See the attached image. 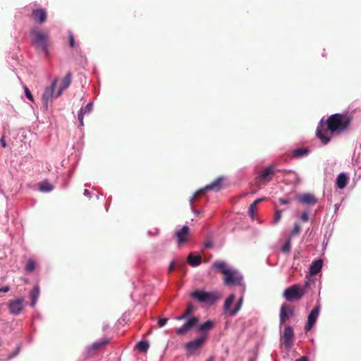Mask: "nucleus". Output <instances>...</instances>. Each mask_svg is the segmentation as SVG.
<instances>
[{
  "mask_svg": "<svg viewBox=\"0 0 361 361\" xmlns=\"http://www.w3.org/2000/svg\"><path fill=\"white\" fill-rule=\"evenodd\" d=\"M274 173L275 171L274 166H269L261 171L259 175V178L262 180L269 182L271 180L272 176L274 174Z\"/></svg>",
  "mask_w": 361,
  "mask_h": 361,
  "instance_id": "17",
  "label": "nucleus"
},
{
  "mask_svg": "<svg viewBox=\"0 0 361 361\" xmlns=\"http://www.w3.org/2000/svg\"><path fill=\"white\" fill-rule=\"evenodd\" d=\"M109 343V339H103L101 341L94 343L88 348L90 350H98Z\"/></svg>",
  "mask_w": 361,
  "mask_h": 361,
  "instance_id": "25",
  "label": "nucleus"
},
{
  "mask_svg": "<svg viewBox=\"0 0 361 361\" xmlns=\"http://www.w3.org/2000/svg\"><path fill=\"white\" fill-rule=\"evenodd\" d=\"M295 361H310V358L309 357L304 355L298 359H296Z\"/></svg>",
  "mask_w": 361,
  "mask_h": 361,
  "instance_id": "44",
  "label": "nucleus"
},
{
  "mask_svg": "<svg viewBox=\"0 0 361 361\" xmlns=\"http://www.w3.org/2000/svg\"><path fill=\"white\" fill-rule=\"evenodd\" d=\"M294 314V309L287 303H283L280 309V323H285Z\"/></svg>",
  "mask_w": 361,
  "mask_h": 361,
  "instance_id": "10",
  "label": "nucleus"
},
{
  "mask_svg": "<svg viewBox=\"0 0 361 361\" xmlns=\"http://www.w3.org/2000/svg\"><path fill=\"white\" fill-rule=\"evenodd\" d=\"M264 200V198H259V199H257L256 200H255L250 206L249 207V210H248V212H249V214L250 216V217L254 219H255V212L256 211V209H257V205L261 202L262 200Z\"/></svg>",
  "mask_w": 361,
  "mask_h": 361,
  "instance_id": "27",
  "label": "nucleus"
},
{
  "mask_svg": "<svg viewBox=\"0 0 361 361\" xmlns=\"http://www.w3.org/2000/svg\"><path fill=\"white\" fill-rule=\"evenodd\" d=\"M348 177L344 173L338 175L336 178V185L339 189H343L348 183Z\"/></svg>",
  "mask_w": 361,
  "mask_h": 361,
  "instance_id": "22",
  "label": "nucleus"
},
{
  "mask_svg": "<svg viewBox=\"0 0 361 361\" xmlns=\"http://www.w3.org/2000/svg\"><path fill=\"white\" fill-rule=\"evenodd\" d=\"M31 18L38 24H43L47 18V12L44 8L33 9L31 13Z\"/></svg>",
  "mask_w": 361,
  "mask_h": 361,
  "instance_id": "11",
  "label": "nucleus"
},
{
  "mask_svg": "<svg viewBox=\"0 0 361 361\" xmlns=\"http://www.w3.org/2000/svg\"><path fill=\"white\" fill-rule=\"evenodd\" d=\"M0 142L1 143V145L4 148H5L7 145H6V140H5V137L4 136H2L1 140H0Z\"/></svg>",
  "mask_w": 361,
  "mask_h": 361,
  "instance_id": "47",
  "label": "nucleus"
},
{
  "mask_svg": "<svg viewBox=\"0 0 361 361\" xmlns=\"http://www.w3.org/2000/svg\"><path fill=\"white\" fill-rule=\"evenodd\" d=\"M297 200L303 204L308 205H314L317 203V199L311 193H303L297 197Z\"/></svg>",
  "mask_w": 361,
  "mask_h": 361,
  "instance_id": "15",
  "label": "nucleus"
},
{
  "mask_svg": "<svg viewBox=\"0 0 361 361\" xmlns=\"http://www.w3.org/2000/svg\"><path fill=\"white\" fill-rule=\"evenodd\" d=\"M281 218V211L277 209L276 211L274 216V220H273L274 224L278 223L280 221Z\"/></svg>",
  "mask_w": 361,
  "mask_h": 361,
  "instance_id": "37",
  "label": "nucleus"
},
{
  "mask_svg": "<svg viewBox=\"0 0 361 361\" xmlns=\"http://www.w3.org/2000/svg\"><path fill=\"white\" fill-rule=\"evenodd\" d=\"M294 338L293 330L291 326L286 325L284 328L281 341L287 349H290Z\"/></svg>",
  "mask_w": 361,
  "mask_h": 361,
  "instance_id": "8",
  "label": "nucleus"
},
{
  "mask_svg": "<svg viewBox=\"0 0 361 361\" xmlns=\"http://www.w3.org/2000/svg\"><path fill=\"white\" fill-rule=\"evenodd\" d=\"M149 343L147 341H140L136 345L137 349L139 351L143 352V353L147 352V350L149 348Z\"/></svg>",
  "mask_w": 361,
  "mask_h": 361,
  "instance_id": "30",
  "label": "nucleus"
},
{
  "mask_svg": "<svg viewBox=\"0 0 361 361\" xmlns=\"http://www.w3.org/2000/svg\"><path fill=\"white\" fill-rule=\"evenodd\" d=\"M188 263L192 267L199 266L202 262V257L200 255H194L190 253L187 258Z\"/></svg>",
  "mask_w": 361,
  "mask_h": 361,
  "instance_id": "23",
  "label": "nucleus"
},
{
  "mask_svg": "<svg viewBox=\"0 0 361 361\" xmlns=\"http://www.w3.org/2000/svg\"><path fill=\"white\" fill-rule=\"evenodd\" d=\"M175 264H176V263H175L174 261H172L170 263V265H169V273H171L173 270V269L175 267Z\"/></svg>",
  "mask_w": 361,
  "mask_h": 361,
  "instance_id": "45",
  "label": "nucleus"
},
{
  "mask_svg": "<svg viewBox=\"0 0 361 361\" xmlns=\"http://www.w3.org/2000/svg\"><path fill=\"white\" fill-rule=\"evenodd\" d=\"M305 290L299 284H294L283 292V297L287 301L299 300L305 295Z\"/></svg>",
  "mask_w": 361,
  "mask_h": 361,
  "instance_id": "4",
  "label": "nucleus"
},
{
  "mask_svg": "<svg viewBox=\"0 0 361 361\" xmlns=\"http://www.w3.org/2000/svg\"><path fill=\"white\" fill-rule=\"evenodd\" d=\"M199 322V319L192 317L189 319L187 322L176 329V334L180 336L185 335L192 327H194Z\"/></svg>",
  "mask_w": 361,
  "mask_h": 361,
  "instance_id": "9",
  "label": "nucleus"
},
{
  "mask_svg": "<svg viewBox=\"0 0 361 361\" xmlns=\"http://www.w3.org/2000/svg\"><path fill=\"white\" fill-rule=\"evenodd\" d=\"M180 267H183V268H186V266H185V262H182L180 264Z\"/></svg>",
  "mask_w": 361,
  "mask_h": 361,
  "instance_id": "52",
  "label": "nucleus"
},
{
  "mask_svg": "<svg viewBox=\"0 0 361 361\" xmlns=\"http://www.w3.org/2000/svg\"><path fill=\"white\" fill-rule=\"evenodd\" d=\"M189 231L190 228L188 226H183L180 230L176 232L175 235L178 245H181L188 242L189 239Z\"/></svg>",
  "mask_w": 361,
  "mask_h": 361,
  "instance_id": "12",
  "label": "nucleus"
},
{
  "mask_svg": "<svg viewBox=\"0 0 361 361\" xmlns=\"http://www.w3.org/2000/svg\"><path fill=\"white\" fill-rule=\"evenodd\" d=\"M309 150L307 148H298L293 150V157L298 158L307 155Z\"/></svg>",
  "mask_w": 361,
  "mask_h": 361,
  "instance_id": "29",
  "label": "nucleus"
},
{
  "mask_svg": "<svg viewBox=\"0 0 361 361\" xmlns=\"http://www.w3.org/2000/svg\"><path fill=\"white\" fill-rule=\"evenodd\" d=\"M214 326V322L212 321H207L205 322H204L203 324L199 325L197 327V331H208V330H210L213 328Z\"/></svg>",
  "mask_w": 361,
  "mask_h": 361,
  "instance_id": "28",
  "label": "nucleus"
},
{
  "mask_svg": "<svg viewBox=\"0 0 361 361\" xmlns=\"http://www.w3.org/2000/svg\"><path fill=\"white\" fill-rule=\"evenodd\" d=\"M197 198L198 197L195 196V195L194 194L193 196L190 200V203H193Z\"/></svg>",
  "mask_w": 361,
  "mask_h": 361,
  "instance_id": "48",
  "label": "nucleus"
},
{
  "mask_svg": "<svg viewBox=\"0 0 361 361\" xmlns=\"http://www.w3.org/2000/svg\"><path fill=\"white\" fill-rule=\"evenodd\" d=\"M214 357L213 356H211L206 360V361H214Z\"/></svg>",
  "mask_w": 361,
  "mask_h": 361,
  "instance_id": "51",
  "label": "nucleus"
},
{
  "mask_svg": "<svg viewBox=\"0 0 361 361\" xmlns=\"http://www.w3.org/2000/svg\"><path fill=\"white\" fill-rule=\"evenodd\" d=\"M212 267L217 269L220 273L225 275L228 274V271L231 269L227 264L222 260H217L212 264Z\"/></svg>",
  "mask_w": 361,
  "mask_h": 361,
  "instance_id": "18",
  "label": "nucleus"
},
{
  "mask_svg": "<svg viewBox=\"0 0 361 361\" xmlns=\"http://www.w3.org/2000/svg\"><path fill=\"white\" fill-rule=\"evenodd\" d=\"M193 311V306L191 303H189L188 305H187V308L185 311V312L177 317V319L178 320H181V319H184L185 318H187Z\"/></svg>",
  "mask_w": 361,
  "mask_h": 361,
  "instance_id": "31",
  "label": "nucleus"
},
{
  "mask_svg": "<svg viewBox=\"0 0 361 361\" xmlns=\"http://www.w3.org/2000/svg\"><path fill=\"white\" fill-rule=\"evenodd\" d=\"M223 178L219 177L210 184L205 186V189L207 190H216L218 191L221 188V184Z\"/></svg>",
  "mask_w": 361,
  "mask_h": 361,
  "instance_id": "21",
  "label": "nucleus"
},
{
  "mask_svg": "<svg viewBox=\"0 0 361 361\" xmlns=\"http://www.w3.org/2000/svg\"><path fill=\"white\" fill-rule=\"evenodd\" d=\"M319 313V307L317 306L314 307L310 314L308 315L307 322L305 325V329L306 331H310L314 325Z\"/></svg>",
  "mask_w": 361,
  "mask_h": 361,
  "instance_id": "14",
  "label": "nucleus"
},
{
  "mask_svg": "<svg viewBox=\"0 0 361 361\" xmlns=\"http://www.w3.org/2000/svg\"><path fill=\"white\" fill-rule=\"evenodd\" d=\"M279 202L281 204H288L290 203V200H288V199H284V198H280L279 199Z\"/></svg>",
  "mask_w": 361,
  "mask_h": 361,
  "instance_id": "43",
  "label": "nucleus"
},
{
  "mask_svg": "<svg viewBox=\"0 0 361 361\" xmlns=\"http://www.w3.org/2000/svg\"><path fill=\"white\" fill-rule=\"evenodd\" d=\"M71 81H72V73L71 72H68V73H67V74L66 75L64 78L62 80L61 85L59 87V90L57 92V93L56 94L55 97H59L61 94L62 92L64 90L67 89L70 86Z\"/></svg>",
  "mask_w": 361,
  "mask_h": 361,
  "instance_id": "16",
  "label": "nucleus"
},
{
  "mask_svg": "<svg viewBox=\"0 0 361 361\" xmlns=\"http://www.w3.org/2000/svg\"><path fill=\"white\" fill-rule=\"evenodd\" d=\"M291 243L290 240H288L282 247V251L283 252H288L290 250Z\"/></svg>",
  "mask_w": 361,
  "mask_h": 361,
  "instance_id": "36",
  "label": "nucleus"
},
{
  "mask_svg": "<svg viewBox=\"0 0 361 361\" xmlns=\"http://www.w3.org/2000/svg\"><path fill=\"white\" fill-rule=\"evenodd\" d=\"M168 322V319L167 318H163V319H159L158 321V324H159V327H162L163 326H164Z\"/></svg>",
  "mask_w": 361,
  "mask_h": 361,
  "instance_id": "42",
  "label": "nucleus"
},
{
  "mask_svg": "<svg viewBox=\"0 0 361 361\" xmlns=\"http://www.w3.org/2000/svg\"><path fill=\"white\" fill-rule=\"evenodd\" d=\"M9 290H10V287L8 286H5L0 288V293L1 292L7 293L8 291H9Z\"/></svg>",
  "mask_w": 361,
  "mask_h": 361,
  "instance_id": "46",
  "label": "nucleus"
},
{
  "mask_svg": "<svg viewBox=\"0 0 361 361\" xmlns=\"http://www.w3.org/2000/svg\"><path fill=\"white\" fill-rule=\"evenodd\" d=\"M305 287L309 286V280L305 281Z\"/></svg>",
  "mask_w": 361,
  "mask_h": 361,
  "instance_id": "53",
  "label": "nucleus"
},
{
  "mask_svg": "<svg viewBox=\"0 0 361 361\" xmlns=\"http://www.w3.org/2000/svg\"><path fill=\"white\" fill-rule=\"evenodd\" d=\"M206 191H208L207 190L205 189V187L203 188H201L199 190H197L195 195V196H197V197H199L200 196L202 195Z\"/></svg>",
  "mask_w": 361,
  "mask_h": 361,
  "instance_id": "41",
  "label": "nucleus"
},
{
  "mask_svg": "<svg viewBox=\"0 0 361 361\" xmlns=\"http://www.w3.org/2000/svg\"><path fill=\"white\" fill-rule=\"evenodd\" d=\"M242 301H243V298H240L239 301L238 302V303L236 304V307L235 309L233 310H231L230 312H229V314L231 316H234L237 314V312L240 310V307H241V304H242Z\"/></svg>",
  "mask_w": 361,
  "mask_h": 361,
  "instance_id": "34",
  "label": "nucleus"
},
{
  "mask_svg": "<svg viewBox=\"0 0 361 361\" xmlns=\"http://www.w3.org/2000/svg\"><path fill=\"white\" fill-rule=\"evenodd\" d=\"M322 261L321 259L314 261L310 267V274L314 276L317 274L322 269Z\"/></svg>",
  "mask_w": 361,
  "mask_h": 361,
  "instance_id": "20",
  "label": "nucleus"
},
{
  "mask_svg": "<svg viewBox=\"0 0 361 361\" xmlns=\"http://www.w3.org/2000/svg\"><path fill=\"white\" fill-rule=\"evenodd\" d=\"M23 298L10 300L7 304L9 312L13 315L19 314L23 308Z\"/></svg>",
  "mask_w": 361,
  "mask_h": 361,
  "instance_id": "7",
  "label": "nucleus"
},
{
  "mask_svg": "<svg viewBox=\"0 0 361 361\" xmlns=\"http://www.w3.org/2000/svg\"><path fill=\"white\" fill-rule=\"evenodd\" d=\"M190 296L200 302L214 304L219 299V295L216 292H207L202 290H195L191 293Z\"/></svg>",
  "mask_w": 361,
  "mask_h": 361,
  "instance_id": "3",
  "label": "nucleus"
},
{
  "mask_svg": "<svg viewBox=\"0 0 361 361\" xmlns=\"http://www.w3.org/2000/svg\"><path fill=\"white\" fill-rule=\"evenodd\" d=\"M39 188L42 192H50L54 189V186L47 180L39 183Z\"/></svg>",
  "mask_w": 361,
  "mask_h": 361,
  "instance_id": "26",
  "label": "nucleus"
},
{
  "mask_svg": "<svg viewBox=\"0 0 361 361\" xmlns=\"http://www.w3.org/2000/svg\"><path fill=\"white\" fill-rule=\"evenodd\" d=\"M301 231V226L298 224H295L291 231V235L295 236L299 234Z\"/></svg>",
  "mask_w": 361,
  "mask_h": 361,
  "instance_id": "35",
  "label": "nucleus"
},
{
  "mask_svg": "<svg viewBox=\"0 0 361 361\" xmlns=\"http://www.w3.org/2000/svg\"><path fill=\"white\" fill-rule=\"evenodd\" d=\"M242 276L232 269L224 275V283L226 286H242Z\"/></svg>",
  "mask_w": 361,
  "mask_h": 361,
  "instance_id": "6",
  "label": "nucleus"
},
{
  "mask_svg": "<svg viewBox=\"0 0 361 361\" xmlns=\"http://www.w3.org/2000/svg\"><path fill=\"white\" fill-rule=\"evenodd\" d=\"M58 82V78H56L52 82L50 87H47L44 93L42 94V100L46 106V108H47L48 102L51 101L54 97V90L56 87Z\"/></svg>",
  "mask_w": 361,
  "mask_h": 361,
  "instance_id": "13",
  "label": "nucleus"
},
{
  "mask_svg": "<svg viewBox=\"0 0 361 361\" xmlns=\"http://www.w3.org/2000/svg\"><path fill=\"white\" fill-rule=\"evenodd\" d=\"M235 300V295L233 294L230 295L228 298L226 300L224 309L225 311H228L231 306L232 305L233 301Z\"/></svg>",
  "mask_w": 361,
  "mask_h": 361,
  "instance_id": "33",
  "label": "nucleus"
},
{
  "mask_svg": "<svg viewBox=\"0 0 361 361\" xmlns=\"http://www.w3.org/2000/svg\"><path fill=\"white\" fill-rule=\"evenodd\" d=\"M300 219L302 222H307L309 220V214L307 212H304L301 216Z\"/></svg>",
  "mask_w": 361,
  "mask_h": 361,
  "instance_id": "40",
  "label": "nucleus"
},
{
  "mask_svg": "<svg viewBox=\"0 0 361 361\" xmlns=\"http://www.w3.org/2000/svg\"><path fill=\"white\" fill-rule=\"evenodd\" d=\"M18 350H17L14 353L8 355V358L11 359V358L14 357L18 354Z\"/></svg>",
  "mask_w": 361,
  "mask_h": 361,
  "instance_id": "49",
  "label": "nucleus"
},
{
  "mask_svg": "<svg viewBox=\"0 0 361 361\" xmlns=\"http://www.w3.org/2000/svg\"><path fill=\"white\" fill-rule=\"evenodd\" d=\"M30 35L32 45L38 52L44 54L45 56L49 55L50 46V36L49 32H44L38 27H32L30 31Z\"/></svg>",
  "mask_w": 361,
  "mask_h": 361,
  "instance_id": "2",
  "label": "nucleus"
},
{
  "mask_svg": "<svg viewBox=\"0 0 361 361\" xmlns=\"http://www.w3.org/2000/svg\"><path fill=\"white\" fill-rule=\"evenodd\" d=\"M35 267H36L35 262L33 259H28L27 264L25 266V270L28 273H31V272L34 271Z\"/></svg>",
  "mask_w": 361,
  "mask_h": 361,
  "instance_id": "32",
  "label": "nucleus"
},
{
  "mask_svg": "<svg viewBox=\"0 0 361 361\" xmlns=\"http://www.w3.org/2000/svg\"><path fill=\"white\" fill-rule=\"evenodd\" d=\"M353 118L348 113L332 114L326 121L322 118L317 128L316 135L324 145H326L331 137L324 135L323 131H329L331 136L340 135L350 129Z\"/></svg>",
  "mask_w": 361,
  "mask_h": 361,
  "instance_id": "1",
  "label": "nucleus"
},
{
  "mask_svg": "<svg viewBox=\"0 0 361 361\" xmlns=\"http://www.w3.org/2000/svg\"><path fill=\"white\" fill-rule=\"evenodd\" d=\"M24 90H25V94L26 97L30 102H33L34 98H33L32 94L31 92L30 91V90L26 86L24 87Z\"/></svg>",
  "mask_w": 361,
  "mask_h": 361,
  "instance_id": "38",
  "label": "nucleus"
},
{
  "mask_svg": "<svg viewBox=\"0 0 361 361\" xmlns=\"http://www.w3.org/2000/svg\"><path fill=\"white\" fill-rule=\"evenodd\" d=\"M207 339V335L203 334L201 336L195 338V340L185 343V348L187 351V355L188 356L191 355L196 350L202 348V346L204 345Z\"/></svg>",
  "mask_w": 361,
  "mask_h": 361,
  "instance_id": "5",
  "label": "nucleus"
},
{
  "mask_svg": "<svg viewBox=\"0 0 361 361\" xmlns=\"http://www.w3.org/2000/svg\"><path fill=\"white\" fill-rule=\"evenodd\" d=\"M68 38H69V46L71 48L75 47V39H74L73 35L71 32L69 33Z\"/></svg>",
  "mask_w": 361,
  "mask_h": 361,
  "instance_id": "39",
  "label": "nucleus"
},
{
  "mask_svg": "<svg viewBox=\"0 0 361 361\" xmlns=\"http://www.w3.org/2000/svg\"><path fill=\"white\" fill-rule=\"evenodd\" d=\"M205 246H206L207 247H212V243H207L205 244Z\"/></svg>",
  "mask_w": 361,
  "mask_h": 361,
  "instance_id": "50",
  "label": "nucleus"
},
{
  "mask_svg": "<svg viewBox=\"0 0 361 361\" xmlns=\"http://www.w3.org/2000/svg\"><path fill=\"white\" fill-rule=\"evenodd\" d=\"M30 298H31V302L30 305L31 307H35L37 301L38 300V298L39 296V288L38 286H35L30 291Z\"/></svg>",
  "mask_w": 361,
  "mask_h": 361,
  "instance_id": "24",
  "label": "nucleus"
},
{
  "mask_svg": "<svg viewBox=\"0 0 361 361\" xmlns=\"http://www.w3.org/2000/svg\"><path fill=\"white\" fill-rule=\"evenodd\" d=\"M92 109H93V103L90 102L86 105V106L85 107L84 109H81L80 110L78 115V118L80 126H84V123H83L84 114H90L92 111Z\"/></svg>",
  "mask_w": 361,
  "mask_h": 361,
  "instance_id": "19",
  "label": "nucleus"
}]
</instances>
